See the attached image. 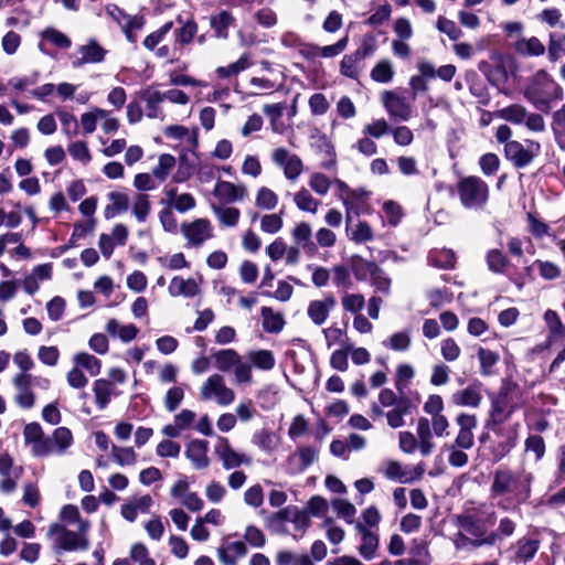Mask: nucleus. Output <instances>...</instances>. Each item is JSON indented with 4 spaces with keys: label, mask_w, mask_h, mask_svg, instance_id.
<instances>
[{
    "label": "nucleus",
    "mask_w": 565,
    "mask_h": 565,
    "mask_svg": "<svg viewBox=\"0 0 565 565\" xmlns=\"http://www.w3.org/2000/svg\"><path fill=\"white\" fill-rule=\"evenodd\" d=\"M533 475L521 470L513 472L508 468H499L493 473L490 494L497 505L509 511L525 502L531 495Z\"/></svg>",
    "instance_id": "f257e3e1"
},
{
    "label": "nucleus",
    "mask_w": 565,
    "mask_h": 565,
    "mask_svg": "<svg viewBox=\"0 0 565 565\" xmlns=\"http://www.w3.org/2000/svg\"><path fill=\"white\" fill-rule=\"evenodd\" d=\"M89 527L90 523H81V527L72 531L65 525L53 523L49 526L47 536L53 540V550L56 553L87 551Z\"/></svg>",
    "instance_id": "f03ea898"
},
{
    "label": "nucleus",
    "mask_w": 565,
    "mask_h": 565,
    "mask_svg": "<svg viewBox=\"0 0 565 565\" xmlns=\"http://www.w3.org/2000/svg\"><path fill=\"white\" fill-rule=\"evenodd\" d=\"M525 98L536 108L548 106L552 100L561 99L562 87L543 70L536 72L527 84Z\"/></svg>",
    "instance_id": "7ed1b4c3"
},
{
    "label": "nucleus",
    "mask_w": 565,
    "mask_h": 565,
    "mask_svg": "<svg viewBox=\"0 0 565 565\" xmlns=\"http://www.w3.org/2000/svg\"><path fill=\"white\" fill-rule=\"evenodd\" d=\"M457 193L463 207L479 210L488 202L489 186L479 177H463L457 183Z\"/></svg>",
    "instance_id": "20e7f679"
},
{
    "label": "nucleus",
    "mask_w": 565,
    "mask_h": 565,
    "mask_svg": "<svg viewBox=\"0 0 565 565\" xmlns=\"http://www.w3.org/2000/svg\"><path fill=\"white\" fill-rule=\"evenodd\" d=\"M200 397L202 401L214 399L218 405L226 406L234 402L235 393L226 386L222 375L213 374L202 384Z\"/></svg>",
    "instance_id": "39448f33"
},
{
    "label": "nucleus",
    "mask_w": 565,
    "mask_h": 565,
    "mask_svg": "<svg viewBox=\"0 0 565 565\" xmlns=\"http://www.w3.org/2000/svg\"><path fill=\"white\" fill-rule=\"evenodd\" d=\"M271 161L282 170L284 177L291 182L298 180L303 172L301 158L285 147H277L270 153Z\"/></svg>",
    "instance_id": "423d86ee"
},
{
    "label": "nucleus",
    "mask_w": 565,
    "mask_h": 565,
    "mask_svg": "<svg viewBox=\"0 0 565 565\" xmlns=\"http://www.w3.org/2000/svg\"><path fill=\"white\" fill-rule=\"evenodd\" d=\"M381 103L394 120L408 121L413 117L414 110L411 103L393 90H384L381 94Z\"/></svg>",
    "instance_id": "0eeeda50"
},
{
    "label": "nucleus",
    "mask_w": 565,
    "mask_h": 565,
    "mask_svg": "<svg viewBox=\"0 0 565 565\" xmlns=\"http://www.w3.org/2000/svg\"><path fill=\"white\" fill-rule=\"evenodd\" d=\"M379 472L388 480L409 483L422 478L424 468L422 466H416L414 469H408L399 461L386 460L381 465Z\"/></svg>",
    "instance_id": "6e6552de"
},
{
    "label": "nucleus",
    "mask_w": 565,
    "mask_h": 565,
    "mask_svg": "<svg viewBox=\"0 0 565 565\" xmlns=\"http://www.w3.org/2000/svg\"><path fill=\"white\" fill-rule=\"evenodd\" d=\"M540 151V143L530 141L525 147L519 141H509L505 143L504 152L505 157L516 167L523 168L530 164Z\"/></svg>",
    "instance_id": "1a4fd4ad"
},
{
    "label": "nucleus",
    "mask_w": 565,
    "mask_h": 565,
    "mask_svg": "<svg viewBox=\"0 0 565 565\" xmlns=\"http://www.w3.org/2000/svg\"><path fill=\"white\" fill-rule=\"evenodd\" d=\"M181 232L188 241V245L193 247L201 246L213 236L211 223L206 218H198L190 223H183Z\"/></svg>",
    "instance_id": "9d476101"
},
{
    "label": "nucleus",
    "mask_w": 565,
    "mask_h": 565,
    "mask_svg": "<svg viewBox=\"0 0 565 565\" xmlns=\"http://www.w3.org/2000/svg\"><path fill=\"white\" fill-rule=\"evenodd\" d=\"M214 452L222 461L225 470L238 468L241 465H250L252 460L248 456L235 451L227 438L218 437L217 444L214 447Z\"/></svg>",
    "instance_id": "9b49d317"
},
{
    "label": "nucleus",
    "mask_w": 565,
    "mask_h": 565,
    "mask_svg": "<svg viewBox=\"0 0 565 565\" xmlns=\"http://www.w3.org/2000/svg\"><path fill=\"white\" fill-rule=\"evenodd\" d=\"M23 437L26 444L31 445V452L35 457L50 456L49 439L39 423H29L23 429Z\"/></svg>",
    "instance_id": "f8f14e48"
},
{
    "label": "nucleus",
    "mask_w": 565,
    "mask_h": 565,
    "mask_svg": "<svg viewBox=\"0 0 565 565\" xmlns=\"http://www.w3.org/2000/svg\"><path fill=\"white\" fill-rule=\"evenodd\" d=\"M173 22L168 21L163 25H161L158 30L151 32L142 42V45L148 51H154V54L159 58H169L170 62H173V50L168 45H162L158 47V45L164 40L166 35L172 30Z\"/></svg>",
    "instance_id": "ddd939ff"
},
{
    "label": "nucleus",
    "mask_w": 565,
    "mask_h": 565,
    "mask_svg": "<svg viewBox=\"0 0 565 565\" xmlns=\"http://www.w3.org/2000/svg\"><path fill=\"white\" fill-rule=\"evenodd\" d=\"M477 417L471 414L460 413L456 417L459 431L452 445L461 449H470L475 444L473 430L477 427Z\"/></svg>",
    "instance_id": "4468645a"
},
{
    "label": "nucleus",
    "mask_w": 565,
    "mask_h": 565,
    "mask_svg": "<svg viewBox=\"0 0 565 565\" xmlns=\"http://www.w3.org/2000/svg\"><path fill=\"white\" fill-rule=\"evenodd\" d=\"M337 300L333 295H327L322 299H315L308 303L307 316L315 326H322L334 310Z\"/></svg>",
    "instance_id": "2eb2a0df"
},
{
    "label": "nucleus",
    "mask_w": 565,
    "mask_h": 565,
    "mask_svg": "<svg viewBox=\"0 0 565 565\" xmlns=\"http://www.w3.org/2000/svg\"><path fill=\"white\" fill-rule=\"evenodd\" d=\"M213 195L224 204L243 201L247 196L244 184H235L230 181L218 180L213 189Z\"/></svg>",
    "instance_id": "dca6fc26"
},
{
    "label": "nucleus",
    "mask_w": 565,
    "mask_h": 565,
    "mask_svg": "<svg viewBox=\"0 0 565 565\" xmlns=\"http://www.w3.org/2000/svg\"><path fill=\"white\" fill-rule=\"evenodd\" d=\"M107 51L96 41L92 40L77 49V56L72 61V66L78 68L84 64L100 63L104 61Z\"/></svg>",
    "instance_id": "f3484780"
},
{
    "label": "nucleus",
    "mask_w": 565,
    "mask_h": 565,
    "mask_svg": "<svg viewBox=\"0 0 565 565\" xmlns=\"http://www.w3.org/2000/svg\"><path fill=\"white\" fill-rule=\"evenodd\" d=\"M209 443L203 439H193L186 445L185 457L191 461L193 468L198 470L206 469L211 460L207 456Z\"/></svg>",
    "instance_id": "a211bd4d"
},
{
    "label": "nucleus",
    "mask_w": 565,
    "mask_h": 565,
    "mask_svg": "<svg viewBox=\"0 0 565 565\" xmlns=\"http://www.w3.org/2000/svg\"><path fill=\"white\" fill-rule=\"evenodd\" d=\"M451 402L456 406L478 408L482 402L481 384L472 383L455 392L451 395Z\"/></svg>",
    "instance_id": "6ab92c4d"
},
{
    "label": "nucleus",
    "mask_w": 565,
    "mask_h": 565,
    "mask_svg": "<svg viewBox=\"0 0 565 565\" xmlns=\"http://www.w3.org/2000/svg\"><path fill=\"white\" fill-rule=\"evenodd\" d=\"M196 418V414L190 409H182L178 413L172 424L163 426L162 434L170 438H177L182 431L192 427Z\"/></svg>",
    "instance_id": "aec40b11"
},
{
    "label": "nucleus",
    "mask_w": 565,
    "mask_h": 565,
    "mask_svg": "<svg viewBox=\"0 0 565 565\" xmlns=\"http://www.w3.org/2000/svg\"><path fill=\"white\" fill-rule=\"evenodd\" d=\"M168 291L171 297L192 298L199 295L201 289L194 278L185 279L181 276H175L171 279Z\"/></svg>",
    "instance_id": "412c9836"
},
{
    "label": "nucleus",
    "mask_w": 565,
    "mask_h": 565,
    "mask_svg": "<svg viewBox=\"0 0 565 565\" xmlns=\"http://www.w3.org/2000/svg\"><path fill=\"white\" fill-rule=\"evenodd\" d=\"M152 503V497L149 494L132 498L121 505V515L127 521L134 522L139 513H148Z\"/></svg>",
    "instance_id": "4be33fe9"
},
{
    "label": "nucleus",
    "mask_w": 565,
    "mask_h": 565,
    "mask_svg": "<svg viewBox=\"0 0 565 565\" xmlns=\"http://www.w3.org/2000/svg\"><path fill=\"white\" fill-rule=\"evenodd\" d=\"M247 553V547L242 541H224L217 548V556L224 565H236V561Z\"/></svg>",
    "instance_id": "5701e85b"
},
{
    "label": "nucleus",
    "mask_w": 565,
    "mask_h": 565,
    "mask_svg": "<svg viewBox=\"0 0 565 565\" xmlns=\"http://www.w3.org/2000/svg\"><path fill=\"white\" fill-rule=\"evenodd\" d=\"M52 277V265L42 264L35 266L23 280V289L28 295H34L40 289V282L50 280Z\"/></svg>",
    "instance_id": "b1692460"
},
{
    "label": "nucleus",
    "mask_w": 565,
    "mask_h": 565,
    "mask_svg": "<svg viewBox=\"0 0 565 565\" xmlns=\"http://www.w3.org/2000/svg\"><path fill=\"white\" fill-rule=\"evenodd\" d=\"M319 456V449L313 446H299L288 461L297 471H303L310 467Z\"/></svg>",
    "instance_id": "393cba45"
},
{
    "label": "nucleus",
    "mask_w": 565,
    "mask_h": 565,
    "mask_svg": "<svg viewBox=\"0 0 565 565\" xmlns=\"http://www.w3.org/2000/svg\"><path fill=\"white\" fill-rule=\"evenodd\" d=\"M355 530L361 535L362 540V543L359 547V553L363 558L367 561L372 559L375 556L379 546L377 534L361 523L355 525Z\"/></svg>",
    "instance_id": "a878e982"
},
{
    "label": "nucleus",
    "mask_w": 565,
    "mask_h": 565,
    "mask_svg": "<svg viewBox=\"0 0 565 565\" xmlns=\"http://www.w3.org/2000/svg\"><path fill=\"white\" fill-rule=\"evenodd\" d=\"M49 439L50 456L53 454L64 455L67 449L73 445V434L67 427H58L56 428L51 437H46Z\"/></svg>",
    "instance_id": "bb28decb"
},
{
    "label": "nucleus",
    "mask_w": 565,
    "mask_h": 565,
    "mask_svg": "<svg viewBox=\"0 0 565 565\" xmlns=\"http://www.w3.org/2000/svg\"><path fill=\"white\" fill-rule=\"evenodd\" d=\"M514 558L518 563L531 561L540 548V541L532 537H522L514 545Z\"/></svg>",
    "instance_id": "cd10ccee"
},
{
    "label": "nucleus",
    "mask_w": 565,
    "mask_h": 565,
    "mask_svg": "<svg viewBox=\"0 0 565 565\" xmlns=\"http://www.w3.org/2000/svg\"><path fill=\"white\" fill-rule=\"evenodd\" d=\"M495 541V533H489L484 539H471L462 531L455 535L454 545L457 550L470 551L483 545H493Z\"/></svg>",
    "instance_id": "c85d7f7f"
},
{
    "label": "nucleus",
    "mask_w": 565,
    "mask_h": 565,
    "mask_svg": "<svg viewBox=\"0 0 565 565\" xmlns=\"http://www.w3.org/2000/svg\"><path fill=\"white\" fill-rule=\"evenodd\" d=\"M431 425L428 418L420 417L417 422V436L418 447L423 456H428L433 452L435 444L433 441Z\"/></svg>",
    "instance_id": "c756f323"
},
{
    "label": "nucleus",
    "mask_w": 565,
    "mask_h": 565,
    "mask_svg": "<svg viewBox=\"0 0 565 565\" xmlns=\"http://www.w3.org/2000/svg\"><path fill=\"white\" fill-rule=\"evenodd\" d=\"M294 203L299 211L310 214H317L321 205V201L316 199L305 186L294 194Z\"/></svg>",
    "instance_id": "7c9ffc66"
},
{
    "label": "nucleus",
    "mask_w": 565,
    "mask_h": 565,
    "mask_svg": "<svg viewBox=\"0 0 565 565\" xmlns=\"http://www.w3.org/2000/svg\"><path fill=\"white\" fill-rule=\"evenodd\" d=\"M105 330L110 337L118 338L126 343L132 341L138 334V329L135 324H121L116 319H110L107 322Z\"/></svg>",
    "instance_id": "2f4dec72"
},
{
    "label": "nucleus",
    "mask_w": 565,
    "mask_h": 565,
    "mask_svg": "<svg viewBox=\"0 0 565 565\" xmlns=\"http://www.w3.org/2000/svg\"><path fill=\"white\" fill-rule=\"evenodd\" d=\"M291 235L295 243L303 250L310 254L316 252L317 246L311 239L312 230L308 223L300 222L296 224Z\"/></svg>",
    "instance_id": "473e14b6"
},
{
    "label": "nucleus",
    "mask_w": 565,
    "mask_h": 565,
    "mask_svg": "<svg viewBox=\"0 0 565 565\" xmlns=\"http://www.w3.org/2000/svg\"><path fill=\"white\" fill-rule=\"evenodd\" d=\"M513 47L518 54L524 56H541L545 52L544 44L535 36L519 38Z\"/></svg>",
    "instance_id": "72a5a7b5"
},
{
    "label": "nucleus",
    "mask_w": 565,
    "mask_h": 565,
    "mask_svg": "<svg viewBox=\"0 0 565 565\" xmlns=\"http://www.w3.org/2000/svg\"><path fill=\"white\" fill-rule=\"evenodd\" d=\"M363 58L355 51L343 56L340 63V73L349 78L356 79L362 72Z\"/></svg>",
    "instance_id": "f704fd0d"
},
{
    "label": "nucleus",
    "mask_w": 565,
    "mask_h": 565,
    "mask_svg": "<svg viewBox=\"0 0 565 565\" xmlns=\"http://www.w3.org/2000/svg\"><path fill=\"white\" fill-rule=\"evenodd\" d=\"M95 402L99 409L106 408L115 392L114 384L110 381L99 379L94 382L93 387Z\"/></svg>",
    "instance_id": "c9c22d12"
},
{
    "label": "nucleus",
    "mask_w": 565,
    "mask_h": 565,
    "mask_svg": "<svg viewBox=\"0 0 565 565\" xmlns=\"http://www.w3.org/2000/svg\"><path fill=\"white\" fill-rule=\"evenodd\" d=\"M263 328L268 333H278L284 329L285 320L281 313L275 312L270 307L260 309Z\"/></svg>",
    "instance_id": "e433bc0d"
},
{
    "label": "nucleus",
    "mask_w": 565,
    "mask_h": 565,
    "mask_svg": "<svg viewBox=\"0 0 565 565\" xmlns=\"http://www.w3.org/2000/svg\"><path fill=\"white\" fill-rule=\"evenodd\" d=\"M234 21L235 19L232 13L224 10L211 17L210 25L217 38L227 39V29L234 24Z\"/></svg>",
    "instance_id": "4c0bfd02"
},
{
    "label": "nucleus",
    "mask_w": 565,
    "mask_h": 565,
    "mask_svg": "<svg viewBox=\"0 0 565 565\" xmlns=\"http://www.w3.org/2000/svg\"><path fill=\"white\" fill-rule=\"evenodd\" d=\"M108 199L111 204L105 209L106 218H113L116 215L126 212L130 205L128 195L122 192H110L108 194Z\"/></svg>",
    "instance_id": "58836bf2"
},
{
    "label": "nucleus",
    "mask_w": 565,
    "mask_h": 565,
    "mask_svg": "<svg viewBox=\"0 0 565 565\" xmlns=\"http://www.w3.org/2000/svg\"><path fill=\"white\" fill-rule=\"evenodd\" d=\"M132 215L139 223L146 222L151 212V202L148 194L136 193L131 201Z\"/></svg>",
    "instance_id": "ea45409f"
},
{
    "label": "nucleus",
    "mask_w": 565,
    "mask_h": 565,
    "mask_svg": "<svg viewBox=\"0 0 565 565\" xmlns=\"http://www.w3.org/2000/svg\"><path fill=\"white\" fill-rule=\"evenodd\" d=\"M395 75L393 63L387 60H381L379 61L374 67L371 70L370 76L371 78L381 84H387L392 82L393 77Z\"/></svg>",
    "instance_id": "a19ab883"
},
{
    "label": "nucleus",
    "mask_w": 565,
    "mask_h": 565,
    "mask_svg": "<svg viewBox=\"0 0 565 565\" xmlns=\"http://www.w3.org/2000/svg\"><path fill=\"white\" fill-rule=\"evenodd\" d=\"M212 210L218 222L226 227H234L237 225L241 212L233 206L212 205Z\"/></svg>",
    "instance_id": "79ce46f5"
},
{
    "label": "nucleus",
    "mask_w": 565,
    "mask_h": 565,
    "mask_svg": "<svg viewBox=\"0 0 565 565\" xmlns=\"http://www.w3.org/2000/svg\"><path fill=\"white\" fill-rule=\"evenodd\" d=\"M247 359L252 366L264 371H269L275 366L276 360L269 350H255L247 353Z\"/></svg>",
    "instance_id": "37998d69"
},
{
    "label": "nucleus",
    "mask_w": 565,
    "mask_h": 565,
    "mask_svg": "<svg viewBox=\"0 0 565 565\" xmlns=\"http://www.w3.org/2000/svg\"><path fill=\"white\" fill-rule=\"evenodd\" d=\"M241 355L233 349H224L215 352L213 359L215 366L221 372H227L238 363Z\"/></svg>",
    "instance_id": "c03bdc74"
},
{
    "label": "nucleus",
    "mask_w": 565,
    "mask_h": 565,
    "mask_svg": "<svg viewBox=\"0 0 565 565\" xmlns=\"http://www.w3.org/2000/svg\"><path fill=\"white\" fill-rule=\"evenodd\" d=\"M146 20L141 14L130 15L128 14L124 21L121 31L124 32L128 42L135 44L137 42V31H140L145 26Z\"/></svg>",
    "instance_id": "a18cd8bd"
},
{
    "label": "nucleus",
    "mask_w": 565,
    "mask_h": 565,
    "mask_svg": "<svg viewBox=\"0 0 565 565\" xmlns=\"http://www.w3.org/2000/svg\"><path fill=\"white\" fill-rule=\"evenodd\" d=\"M175 167V158L169 153L160 154L158 164L152 169V175L159 181L164 182Z\"/></svg>",
    "instance_id": "49530a36"
},
{
    "label": "nucleus",
    "mask_w": 565,
    "mask_h": 565,
    "mask_svg": "<svg viewBox=\"0 0 565 565\" xmlns=\"http://www.w3.org/2000/svg\"><path fill=\"white\" fill-rule=\"evenodd\" d=\"M412 338L409 331H398L383 341V345L393 351H407L411 347Z\"/></svg>",
    "instance_id": "de8ad7c7"
},
{
    "label": "nucleus",
    "mask_w": 565,
    "mask_h": 565,
    "mask_svg": "<svg viewBox=\"0 0 565 565\" xmlns=\"http://www.w3.org/2000/svg\"><path fill=\"white\" fill-rule=\"evenodd\" d=\"M498 116L514 125H521L524 122L525 117H527V110L522 105L514 104L500 109Z\"/></svg>",
    "instance_id": "09e8293b"
},
{
    "label": "nucleus",
    "mask_w": 565,
    "mask_h": 565,
    "mask_svg": "<svg viewBox=\"0 0 565 565\" xmlns=\"http://www.w3.org/2000/svg\"><path fill=\"white\" fill-rule=\"evenodd\" d=\"M480 362V373L484 376L492 374V367L499 362V353L489 349L479 348L477 352Z\"/></svg>",
    "instance_id": "8fccbe9b"
},
{
    "label": "nucleus",
    "mask_w": 565,
    "mask_h": 565,
    "mask_svg": "<svg viewBox=\"0 0 565 565\" xmlns=\"http://www.w3.org/2000/svg\"><path fill=\"white\" fill-rule=\"evenodd\" d=\"M73 361L79 369H85L90 376H96L100 372V361L92 354L81 352L74 355Z\"/></svg>",
    "instance_id": "3c124183"
},
{
    "label": "nucleus",
    "mask_w": 565,
    "mask_h": 565,
    "mask_svg": "<svg viewBox=\"0 0 565 565\" xmlns=\"http://www.w3.org/2000/svg\"><path fill=\"white\" fill-rule=\"evenodd\" d=\"M179 22L182 23L181 28L174 31L175 42L185 45L189 44L198 33V24L194 20L182 21L180 18Z\"/></svg>",
    "instance_id": "603ef678"
},
{
    "label": "nucleus",
    "mask_w": 565,
    "mask_h": 565,
    "mask_svg": "<svg viewBox=\"0 0 565 565\" xmlns=\"http://www.w3.org/2000/svg\"><path fill=\"white\" fill-rule=\"evenodd\" d=\"M352 271L358 280H369L377 273V265L365 259H355L352 264Z\"/></svg>",
    "instance_id": "864d4df0"
},
{
    "label": "nucleus",
    "mask_w": 565,
    "mask_h": 565,
    "mask_svg": "<svg viewBox=\"0 0 565 565\" xmlns=\"http://www.w3.org/2000/svg\"><path fill=\"white\" fill-rule=\"evenodd\" d=\"M129 556L132 563L137 565H157L151 557L148 547L143 543H135L131 545Z\"/></svg>",
    "instance_id": "5fc2aeb1"
},
{
    "label": "nucleus",
    "mask_w": 565,
    "mask_h": 565,
    "mask_svg": "<svg viewBox=\"0 0 565 565\" xmlns=\"http://www.w3.org/2000/svg\"><path fill=\"white\" fill-rule=\"evenodd\" d=\"M278 204V195L269 188L262 186L255 198V205L263 210H274Z\"/></svg>",
    "instance_id": "6e6d98bb"
},
{
    "label": "nucleus",
    "mask_w": 565,
    "mask_h": 565,
    "mask_svg": "<svg viewBox=\"0 0 565 565\" xmlns=\"http://www.w3.org/2000/svg\"><path fill=\"white\" fill-rule=\"evenodd\" d=\"M113 458L119 466H132L137 462V454L132 447L111 446Z\"/></svg>",
    "instance_id": "4d7b16f0"
},
{
    "label": "nucleus",
    "mask_w": 565,
    "mask_h": 565,
    "mask_svg": "<svg viewBox=\"0 0 565 565\" xmlns=\"http://www.w3.org/2000/svg\"><path fill=\"white\" fill-rule=\"evenodd\" d=\"M341 306L344 311L353 313L354 316L361 313L365 306L364 296L361 294H349L345 292L341 297Z\"/></svg>",
    "instance_id": "13d9d810"
},
{
    "label": "nucleus",
    "mask_w": 565,
    "mask_h": 565,
    "mask_svg": "<svg viewBox=\"0 0 565 565\" xmlns=\"http://www.w3.org/2000/svg\"><path fill=\"white\" fill-rule=\"evenodd\" d=\"M487 264L491 271L503 274L508 266V257L499 249H490L487 254Z\"/></svg>",
    "instance_id": "bf43d9fd"
},
{
    "label": "nucleus",
    "mask_w": 565,
    "mask_h": 565,
    "mask_svg": "<svg viewBox=\"0 0 565 565\" xmlns=\"http://www.w3.org/2000/svg\"><path fill=\"white\" fill-rule=\"evenodd\" d=\"M142 97L147 106V116L157 118L159 115L158 106L163 100V94L157 89L148 88L143 92Z\"/></svg>",
    "instance_id": "052dcab7"
},
{
    "label": "nucleus",
    "mask_w": 565,
    "mask_h": 565,
    "mask_svg": "<svg viewBox=\"0 0 565 565\" xmlns=\"http://www.w3.org/2000/svg\"><path fill=\"white\" fill-rule=\"evenodd\" d=\"M108 116V111L102 108H95L92 111L84 113L81 116V125L85 134H92L95 131L97 126V120L99 118H106Z\"/></svg>",
    "instance_id": "680f3d73"
},
{
    "label": "nucleus",
    "mask_w": 565,
    "mask_h": 565,
    "mask_svg": "<svg viewBox=\"0 0 565 565\" xmlns=\"http://www.w3.org/2000/svg\"><path fill=\"white\" fill-rule=\"evenodd\" d=\"M388 132H391V127L384 118L374 119L363 127V135L375 139H380Z\"/></svg>",
    "instance_id": "e2e57ef3"
},
{
    "label": "nucleus",
    "mask_w": 565,
    "mask_h": 565,
    "mask_svg": "<svg viewBox=\"0 0 565 565\" xmlns=\"http://www.w3.org/2000/svg\"><path fill=\"white\" fill-rule=\"evenodd\" d=\"M331 180L321 172H313L309 177L308 184L318 195L324 196L331 188Z\"/></svg>",
    "instance_id": "0e129e2a"
},
{
    "label": "nucleus",
    "mask_w": 565,
    "mask_h": 565,
    "mask_svg": "<svg viewBox=\"0 0 565 565\" xmlns=\"http://www.w3.org/2000/svg\"><path fill=\"white\" fill-rule=\"evenodd\" d=\"M255 444L264 451L270 454L279 446V437L270 430H262L255 437Z\"/></svg>",
    "instance_id": "69168bd1"
},
{
    "label": "nucleus",
    "mask_w": 565,
    "mask_h": 565,
    "mask_svg": "<svg viewBox=\"0 0 565 565\" xmlns=\"http://www.w3.org/2000/svg\"><path fill=\"white\" fill-rule=\"evenodd\" d=\"M455 254L450 249H440L430 253L429 262L438 268H451L455 265Z\"/></svg>",
    "instance_id": "338daca9"
},
{
    "label": "nucleus",
    "mask_w": 565,
    "mask_h": 565,
    "mask_svg": "<svg viewBox=\"0 0 565 565\" xmlns=\"http://www.w3.org/2000/svg\"><path fill=\"white\" fill-rule=\"evenodd\" d=\"M436 28L439 32L446 34L452 41H457L462 35V32L457 26V24L444 15L438 17L436 21Z\"/></svg>",
    "instance_id": "774afa93"
}]
</instances>
